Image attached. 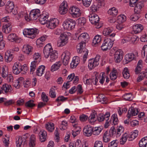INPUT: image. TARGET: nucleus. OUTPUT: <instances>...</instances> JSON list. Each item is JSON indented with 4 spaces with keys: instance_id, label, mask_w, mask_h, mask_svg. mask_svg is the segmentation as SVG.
<instances>
[{
    "instance_id": "1",
    "label": "nucleus",
    "mask_w": 147,
    "mask_h": 147,
    "mask_svg": "<svg viewBox=\"0 0 147 147\" xmlns=\"http://www.w3.org/2000/svg\"><path fill=\"white\" fill-rule=\"evenodd\" d=\"M38 29L36 28H25L23 31L25 36L31 39H34L38 33Z\"/></svg>"
},
{
    "instance_id": "2",
    "label": "nucleus",
    "mask_w": 147,
    "mask_h": 147,
    "mask_svg": "<svg viewBox=\"0 0 147 147\" xmlns=\"http://www.w3.org/2000/svg\"><path fill=\"white\" fill-rule=\"evenodd\" d=\"M69 37L67 34L64 33L61 34L58 38L57 42V46L62 47L66 45L68 42Z\"/></svg>"
},
{
    "instance_id": "3",
    "label": "nucleus",
    "mask_w": 147,
    "mask_h": 147,
    "mask_svg": "<svg viewBox=\"0 0 147 147\" xmlns=\"http://www.w3.org/2000/svg\"><path fill=\"white\" fill-rule=\"evenodd\" d=\"M14 5L12 1H8L5 6V11L6 13H11L14 15H16L18 13L17 10L16 8L14 9Z\"/></svg>"
},
{
    "instance_id": "4",
    "label": "nucleus",
    "mask_w": 147,
    "mask_h": 147,
    "mask_svg": "<svg viewBox=\"0 0 147 147\" xmlns=\"http://www.w3.org/2000/svg\"><path fill=\"white\" fill-rule=\"evenodd\" d=\"M89 19L91 23L95 26L96 28H100L101 26L99 24V18L96 14L92 13L89 16Z\"/></svg>"
},
{
    "instance_id": "5",
    "label": "nucleus",
    "mask_w": 147,
    "mask_h": 147,
    "mask_svg": "<svg viewBox=\"0 0 147 147\" xmlns=\"http://www.w3.org/2000/svg\"><path fill=\"white\" fill-rule=\"evenodd\" d=\"M40 11L39 9H33L30 12L28 17L25 15V18L27 21L35 20L40 16Z\"/></svg>"
},
{
    "instance_id": "6",
    "label": "nucleus",
    "mask_w": 147,
    "mask_h": 147,
    "mask_svg": "<svg viewBox=\"0 0 147 147\" xmlns=\"http://www.w3.org/2000/svg\"><path fill=\"white\" fill-rule=\"evenodd\" d=\"M76 24V22L75 20L69 19L64 21L63 26L65 29L70 30L75 28Z\"/></svg>"
},
{
    "instance_id": "7",
    "label": "nucleus",
    "mask_w": 147,
    "mask_h": 147,
    "mask_svg": "<svg viewBox=\"0 0 147 147\" xmlns=\"http://www.w3.org/2000/svg\"><path fill=\"white\" fill-rule=\"evenodd\" d=\"M100 56L97 55L94 58L90 59L88 61V67L90 70L93 69L99 64Z\"/></svg>"
},
{
    "instance_id": "8",
    "label": "nucleus",
    "mask_w": 147,
    "mask_h": 147,
    "mask_svg": "<svg viewBox=\"0 0 147 147\" xmlns=\"http://www.w3.org/2000/svg\"><path fill=\"white\" fill-rule=\"evenodd\" d=\"M113 45V40L110 38H107L105 39L101 46L102 50L106 51L110 49Z\"/></svg>"
},
{
    "instance_id": "9",
    "label": "nucleus",
    "mask_w": 147,
    "mask_h": 147,
    "mask_svg": "<svg viewBox=\"0 0 147 147\" xmlns=\"http://www.w3.org/2000/svg\"><path fill=\"white\" fill-rule=\"evenodd\" d=\"M69 11L70 13L73 18L78 17L81 15V11L76 6H74L70 7Z\"/></svg>"
},
{
    "instance_id": "10",
    "label": "nucleus",
    "mask_w": 147,
    "mask_h": 147,
    "mask_svg": "<svg viewBox=\"0 0 147 147\" xmlns=\"http://www.w3.org/2000/svg\"><path fill=\"white\" fill-rule=\"evenodd\" d=\"M123 55V51L121 49L116 51L114 54V60L117 63H119L122 60Z\"/></svg>"
},
{
    "instance_id": "11",
    "label": "nucleus",
    "mask_w": 147,
    "mask_h": 147,
    "mask_svg": "<svg viewBox=\"0 0 147 147\" xmlns=\"http://www.w3.org/2000/svg\"><path fill=\"white\" fill-rule=\"evenodd\" d=\"M59 22V21L57 19L52 18L48 21L47 26L49 28L53 29L58 25Z\"/></svg>"
},
{
    "instance_id": "12",
    "label": "nucleus",
    "mask_w": 147,
    "mask_h": 147,
    "mask_svg": "<svg viewBox=\"0 0 147 147\" xmlns=\"http://www.w3.org/2000/svg\"><path fill=\"white\" fill-rule=\"evenodd\" d=\"M61 58L63 64L65 65H67L69 63L70 58V52L67 51H65L62 55Z\"/></svg>"
},
{
    "instance_id": "13",
    "label": "nucleus",
    "mask_w": 147,
    "mask_h": 147,
    "mask_svg": "<svg viewBox=\"0 0 147 147\" xmlns=\"http://www.w3.org/2000/svg\"><path fill=\"white\" fill-rule=\"evenodd\" d=\"M49 17L48 13L47 12L44 11L42 14L40 15L39 21L42 24L44 25L45 24H47Z\"/></svg>"
},
{
    "instance_id": "14",
    "label": "nucleus",
    "mask_w": 147,
    "mask_h": 147,
    "mask_svg": "<svg viewBox=\"0 0 147 147\" xmlns=\"http://www.w3.org/2000/svg\"><path fill=\"white\" fill-rule=\"evenodd\" d=\"M68 5L66 1H64L61 4L59 9V13L62 15L65 14L68 10Z\"/></svg>"
},
{
    "instance_id": "15",
    "label": "nucleus",
    "mask_w": 147,
    "mask_h": 147,
    "mask_svg": "<svg viewBox=\"0 0 147 147\" xmlns=\"http://www.w3.org/2000/svg\"><path fill=\"white\" fill-rule=\"evenodd\" d=\"M53 51L51 45L49 44L47 45L44 47L43 51L44 57L46 58H48L49 54Z\"/></svg>"
},
{
    "instance_id": "16",
    "label": "nucleus",
    "mask_w": 147,
    "mask_h": 147,
    "mask_svg": "<svg viewBox=\"0 0 147 147\" xmlns=\"http://www.w3.org/2000/svg\"><path fill=\"white\" fill-rule=\"evenodd\" d=\"M106 75L104 72H102L100 74H96V78L95 79V84L98 83L99 80V82L101 84H103L105 81Z\"/></svg>"
},
{
    "instance_id": "17",
    "label": "nucleus",
    "mask_w": 147,
    "mask_h": 147,
    "mask_svg": "<svg viewBox=\"0 0 147 147\" xmlns=\"http://www.w3.org/2000/svg\"><path fill=\"white\" fill-rule=\"evenodd\" d=\"M83 134L86 136H91L93 133V127L90 125L85 126L83 129Z\"/></svg>"
},
{
    "instance_id": "18",
    "label": "nucleus",
    "mask_w": 147,
    "mask_h": 147,
    "mask_svg": "<svg viewBox=\"0 0 147 147\" xmlns=\"http://www.w3.org/2000/svg\"><path fill=\"white\" fill-rule=\"evenodd\" d=\"M143 29V26L140 24H134L132 26V31L134 34L139 33Z\"/></svg>"
},
{
    "instance_id": "19",
    "label": "nucleus",
    "mask_w": 147,
    "mask_h": 147,
    "mask_svg": "<svg viewBox=\"0 0 147 147\" xmlns=\"http://www.w3.org/2000/svg\"><path fill=\"white\" fill-rule=\"evenodd\" d=\"M138 112L137 109L131 107L129 109L127 116L128 118L129 119L131 116L136 115L138 114Z\"/></svg>"
},
{
    "instance_id": "20",
    "label": "nucleus",
    "mask_w": 147,
    "mask_h": 147,
    "mask_svg": "<svg viewBox=\"0 0 147 147\" xmlns=\"http://www.w3.org/2000/svg\"><path fill=\"white\" fill-rule=\"evenodd\" d=\"M144 3L142 1L138 2L134 6V11L135 13H139L142 10V9L144 7Z\"/></svg>"
},
{
    "instance_id": "21",
    "label": "nucleus",
    "mask_w": 147,
    "mask_h": 147,
    "mask_svg": "<svg viewBox=\"0 0 147 147\" xmlns=\"http://www.w3.org/2000/svg\"><path fill=\"white\" fill-rule=\"evenodd\" d=\"M9 40L11 41H14L17 43H19L21 41V38L18 37L16 34H11L8 35L7 37Z\"/></svg>"
},
{
    "instance_id": "22",
    "label": "nucleus",
    "mask_w": 147,
    "mask_h": 147,
    "mask_svg": "<svg viewBox=\"0 0 147 147\" xmlns=\"http://www.w3.org/2000/svg\"><path fill=\"white\" fill-rule=\"evenodd\" d=\"M33 47L30 45L26 44L24 45L22 48V51L28 55H31L32 53Z\"/></svg>"
},
{
    "instance_id": "23",
    "label": "nucleus",
    "mask_w": 147,
    "mask_h": 147,
    "mask_svg": "<svg viewBox=\"0 0 147 147\" xmlns=\"http://www.w3.org/2000/svg\"><path fill=\"white\" fill-rule=\"evenodd\" d=\"M136 57L135 55L133 53H130L126 54L125 57L126 63H128L129 62L134 59Z\"/></svg>"
},
{
    "instance_id": "24",
    "label": "nucleus",
    "mask_w": 147,
    "mask_h": 147,
    "mask_svg": "<svg viewBox=\"0 0 147 147\" xmlns=\"http://www.w3.org/2000/svg\"><path fill=\"white\" fill-rule=\"evenodd\" d=\"M13 58V55L9 51H7L5 52L4 57L5 62L9 63L12 61Z\"/></svg>"
},
{
    "instance_id": "25",
    "label": "nucleus",
    "mask_w": 147,
    "mask_h": 147,
    "mask_svg": "<svg viewBox=\"0 0 147 147\" xmlns=\"http://www.w3.org/2000/svg\"><path fill=\"white\" fill-rule=\"evenodd\" d=\"M13 73L15 74H18L21 72L19 63H15L12 68Z\"/></svg>"
},
{
    "instance_id": "26",
    "label": "nucleus",
    "mask_w": 147,
    "mask_h": 147,
    "mask_svg": "<svg viewBox=\"0 0 147 147\" xmlns=\"http://www.w3.org/2000/svg\"><path fill=\"white\" fill-rule=\"evenodd\" d=\"M62 65V62L60 61L56 62L53 64L51 68V71L53 72L58 70Z\"/></svg>"
},
{
    "instance_id": "27",
    "label": "nucleus",
    "mask_w": 147,
    "mask_h": 147,
    "mask_svg": "<svg viewBox=\"0 0 147 147\" xmlns=\"http://www.w3.org/2000/svg\"><path fill=\"white\" fill-rule=\"evenodd\" d=\"M80 61L79 58L78 56L74 57L70 63V67L71 68H75L79 63Z\"/></svg>"
},
{
    "instance_id": "28",
    "label": "nucleus",
    "mask_w": 147,
    "mask_h": 147,
    "mask_svg": "<svg viewBox=\"0 0 147 147\" xmlns=\"http://www.w3.org/2000/svg\"><path fill=\"white\" fill-rule=\"evenodd\" d=\"M47 38V36L46 35L43 36L39 38L36 41V45L40 47H42Z\"/></svg>"
},
{
    "instance_id": "29",
    "label": "nucleus",
    "mask_w": 147,
    "mask_h": 147,
    "mask_svg": "<svg viewBox=\"0 0 147 147\" xmlns=\"http://www.w3.org/2000/svg\"><path fill=\"white\" fill-rule=\"evenodd\" d=\"M45 67L44 65H40L38 67L36 71L37 76H41L44 74L45 71Z\"/></svg>"
},
{
    "instance_id": "30",
    "label": "nucleus",
    "mask_w": 147,
    "mask_h": 147,
    "mask_svg": "<svg viewBox=\"0 0 147 147\" xmlns=\"http://www.w3.org/2000/svg\"><path fill=\"white\" fill-rule=\"evenodd\" d=\"M58 57L57 51L55 50L53 51L50 54L49 61L51 62L55 61L57 58Z\"/></svg>"
},
{
    "instance_id": "31",
    "label": "nucleus",
    "mask_w": 147,
    "mask_h": 147,
    "mask_svg": "<svg viewBox=\"0 0 147 147\" xmlns=\"http://www.w3.org/2000/svg\"><path fill=\"white\" fill-rule=\"evenodd\" d=\"M101 40V36L97 35L95 36L92 40V45L97 46L98 45Z\"/></svg>"
},
{
    "instance_id": "32",
    "label": "nucleus",
    "mask_w": 147,
    "mask_h": 147,
    "mask_svg": "<svg viewBox=\"0 0 147 147\" xmlns=\"http://www.w3.org/2000/svg\"><path fill=\"white\" fill-rule=\"evenodd\" d=\"M73 126L75 128L72 131V134L73 136L75 137L80 134L81 128L80 127L76 124L73 125Z\"/></svg>"
},
{
    "instance_id": "33",
    "label": "nucleus",
    "mask_w": 147,
    "mask_h": 147,
    "mask_svg": "<svg viewBox=\"0 0 147 147\" xmlns=\"http://www.w3.org/2000/svg\"><path fill=\"white\" fill-rule=\"evenodd\" d=\"M86 46V43L84 41H81L77 46V51L78 53H81L84 50Z\"/></svg>"
},
{
    "instance_id": "34",
    "label": "nucleus",
    "mask_w": 147,
    "mask_h": 147,
    "mask_svg": "<svg viewBox=\"0 0 147 147\" xmlns=\"http://www.w3.org/2000/svg\"><path fill=\"white\" fill-rule=\"evenodd\" d=\"M138 130H135L133 132H131L130 134H128V140L132 141L138 135Z\"/></svg>"
},
{
    "instance_id": "35",
    "label": "nucleus",
    "mask_w": 147,
    "mask_h": 147,
    "mask_svg": "<svg viewBox=\"0 0 147 147\" xmlns=\"http://www.w3.org/2000/svg\"><path fill=\"white\" fill-rule=\"evenodd\" d=\"M39 135L40 140L41 142H44L46 140L47 134L45 131L41 130L39 133Z\"/></svg>"
},
{
    "instance_id": "36",
    "label": "nucleus",
    "mask_w": 147,
    "mask_h": 147,
    "mask_svg": "<svg viewBox=\"0 0 147 147\" xmlns=\"http://www.w3.org/2000/svg\"><path fill=\"white\" fill-rule=\"evenodd\" d=\"M108 14L111 16L115 17L118 13V10L115 7H113L110 8L108 11Z\"/></svg>"
},
{
    "instance_id": "37",
    "label": "nucleus",
    "mask_w": 147,
    "mask_h": 147,
    "mask_svg": "<svg viewBox=\"0 0 147 147\" xmlns=\"http://www.w3.org/2000/svg\"><path fill=\"white\" fill-rule=\"evenodd\" d=\"M11 26L10 23L4 24L3 26V31L6 34H8L11 32Z\"/></svg>"
},
{
    "instance_id": "38",
    "label": "nucleus",
    "mask_w": 147,
    "mask_h": 147,
    "mask_svg": "<svg viewBox=\"0 0 147 147\" xmlns=\"http://www.w3.org/2000/svg\"><path fill=\"white\" fill-rule=\"evenodd\" d=\"M89 38V37L88 34L84 32L80 34L78 37V39L79 40L86 41L88 40Z\"/></svg>"
},
{
    "instance_id": "39",
    "label": "nucleus",
    "mask_w": 147,
    "mask_h": 147,
    "mask_svg": "<svg viewBox=\"0 0 147 147\" xmlns=\"http://www.w3.org/2000/svg\"><path fill=\"white\" fill-rule=\"evenodd\" d=\"M38 64L35 61L31 62L30 66V74H32L34 73Z\"/></svg>"
},
{
    "instance_id": "40",
    "label": "nucleus",
    "mask_w": 147,
    "mask_h": 147,
    "mask_svg": "<svg viewBox=\"0 0 147 147\" xmlns=\"http://www.w3.org/2000/svg\"><path fill=\"white\" fill-rule=\"evenodd\" d=\"M4 93L6 94L10 92L11 90V85L7 84H4L2 86Z\"/></svg>"
},
{
    "instance_id": "41",
    "label": "nucleus",
    "mask_w": 147,
    "mask_h": 147,
    "mask_svg": "<svg viewBox=\"0 0 147 147\" xmlns=\"http://www.w3.org/2000/svg\"><path fill=\"white\" fill-rule=\"evenodd\" d=\"M113 28L112 27L105 28L103 30V34L104 36L109 35L113 32Z\"/></svg>"
},
{
    "instance_id": "42",
    "label": "nucleus",
    "mask_w": 147,
    "mask_h": 147,
    "mask_svg": "<svg viewBox=\"0 0 147 147\" xmlns=\"http://www.w3.org/2000/svg\"><path fill=\"white\" fill-rule=\"evenodd\" d=\"M128 138V134L125 133L122 136L120 140V143L121 145L124 144L126 142Z\"/></svg>"
},
{
    "instance_id": "43",
    "label": "nucleus",
    "mask_w": 147,
    "mask_h": 147,
    "mask_svg": "<svg viewBox=\"0 0 147 147\" xmlns=\"http://www.w3.org/2000/svg\"><path fill=\"white\" fill-rule=\"evenodd\" d=\"M1 74L3 78H6L7 75L8 74V68L7 67L5 66L3 67Z\"/></svg>"
},
{
    "instance_id": "44",
    "label": "nucleus",
    "mask_w": 147,
    "mask_h": 147,
    "mask_svg": "<svg viewBox=\"0 0 147 147\" xmlns=\"http://www.w3.org/2000/svg\"><path fill=\"white\" fill-rule=\"evenodd\" d=\"M111 139V137L108 133L107 131H106L104 133L103 136V141L107 143L110 141Z\"/></svg>"
},
{
    "instance_id": "45",
    "label": "nucleus",
    "mask_w": 147,
    "mask_h": 147,
    "mask_svg": "<svg viewBox=\"0 0 147 147\" xmlns=\"http://www.w3.org/2000/svg\"><path fill=\"white\" fill-rule=\"evenodd\" d=\"M24 139L21 136L17 137L16 138V147H21Z\"/></svg>"
},
{
    "instance_id": "46",
    "label": "nucleus",
    "mask_w": 147,
    "mask_h": 147,
    "mask_svg": "<svg viewBox=\"0 0 147 147\" xmlns=\"http://www.w3.org/2000/svg\"><path fill=\"white\" fill-rule=\"evenodd\" d=\"M46 129L49 131H53L55 128L54 124L52 123H48L45 125Z\"/></svg>"
},
{
    "instance_id": "47",
    "label": "nucleus",
    "mask_w": 147,
    "mask_h": 147,
    "mask_svg": "<svg viewBox=\"0 0 147 147\" xmlns=\"http://www.w3.org/2000/svg\"><path fill=\"white\" fill-rule=\"evenodd\" d=\"M123 76L124 78L126 79H128L130 77V75L129 71L127 67H125L123 69L122 72Z\"/></svg>"
},
{
    "instance_id": "48",
    "label": "nucleus",
    "mask_w": 147,
    "mask_h": 147,
    "mask_svg": "<svg viewBox=\"0 0 147 147\" xmlns=\"http://www.w3.org/2000/svg\"><path fill=\"white\" fill-rule=\"evenodd\" d=\"M111 121L113 123L112 124L116 125L118 123L117 115L116 114H113L111 117Z\"/></svg>"
},
{
    "instance_id": "49",
    "label": "nucleus",
    "mask_w": 147,
    "mask_h": 147,
    "mask_svg": "<svg viewBox=\"0 0 147 147\" xmlns=\"http://www.w3.org/2000/svg\"><path fill=\"white\" fill-rule=\"evenodd\" d=\"M33 59L36 62L39 63L41 61V57L40 54L38 53H36L33 55Z\"/></svg>"
},
{
    "instance_id": "50",
    "label": "nucleus",
    "mask_w": 147,
    "mask_h": 147,
    "mask_svg": "<svg viewBox=\"0 0 147 147\" xmlns=\"http://www.w3.org/2000/svg\"><path fill=\"white\" fill-rule=\"evenodd\" d=\"M117 73L116 70L113 69L111 72L110 74V78L111 79L113 80H114L117 78Z\"/></svg>"
},
{
    "instance_id": "51",
    "label": "nucleus",
    "mask_w": 147,
    "mask_h": 147,
    "mask_svg": "<svg viewBox=\"0 0 147 147\" xmlns=\"http://www.w3.org/2000/svg\"><path fill=\"white\" fill-rule=\"evenodd\" d=\"M101 131L102 129L100 127H93L92 134L95 136H98L100 134Z\"/></svg>"
},
{
    "instance_id": "52",
    "label": "nucleus",
    "mask_w": 147,
    "mask_h": 147,
    "mask_svg": "<svg viewBox=\"0 0 147 147\" xmlns=\"http://www.w3.org/2000/svg\"><path fill=\"white\" fill-rule=\"evenodd\" d=\"M129 42L131 43L135 44L137 43L139 38L137 36L134 35L129 37Z\"/></svg>"
},
{
    "instance_id": "53",
    "label": "nucleus",
    "mask_w": 147,
    "mask_h": 147,
    "mask_svg": "<svg viewBox=\"0 0 147 147\" xmlns=\"http://www.w3.org/2000/svg\"><path fill=\"white\" fill-rule=\"evenodd\" d=\"M147 143V136L142 138L139 142L140 147H144Z\"/></svg>"
},
{
    "instance_id": "54",
    "label": "nucleus",
    "mask_w": 147,
    "mask_h": 147,
    "mask_svg": "<svg viewBox=\"0 0 147 147\" xmlns=\"http://www.w3.org/2000/svg\"><path fill=\"white\" fill-rule=\"evenodd\" d=\"M126 20V17L124 15H121L118 16L117 23H123Z\"/></svg>"
},
{
    "instance_id": "55",
    "label": "nucleus",
    "mask_w": 147,
    "mask_h": 147,
    "mask_svg": "<svg viewBox=\"0 0 147 147\" xmlns=\"http://www.w3.org/2000/svg\"><path fill=\"white\" fill-rule=\"evenodd\" d=\"M116 130V135L117 137H119L123 131V128L122 126L117 127Z\"/></svg>"
},
{
    "instance_id": "56",
    "label": "nucleus",
    "mask_w": 147,
    "mask_h": 147,
    "mask_svg": "<svg viewBox=\"0 0 147 147\" xmlns=\"http://www.w3.org/2000/svg\"><path fill=\"white\" fill-rule=\"evenodd\" d=\"M88 119L89 122L92 124H93L96 120L95 115L94 113L91 114Z\"/></svg>"
},
{
    "instance_id": "57",
    "label": "nucleus",
    "mask_w": 147,
    "mask_h": 147,
    "mask_svg": "<svg viewBox=\"0 0 147 147\" xmlns=\"http://www.w3.org/2000/svg\"><path fill=\"white\" fill-rule=\"evenodd\" d=\"M103 116H104V119L106 121V123L105 124V127L106 128H107L108 125V122H109L108 121L109 119V117L110 116V114L109 112H107L105 115H103Z\"/></svg>"
},
{
    "instance_id": "58",
    "label": "nucleus",
    "mask_w": 147,
    "mask_h": 147,
    "mask_svg": "<svg viewBox=\"0 0 147 147\" xmlns=\"http://www.w3.org/2000/svg\"><path fill=\"white\" fill-rule=\"evenodd\" d=\"M139 18V14L136 13L131 15L130 16V20L134 21H136Z\"/></svg>"
},
{
    "instance_id": "59",
    "label": "nucleus",
    "mask_w": 147,
    "mask_h": 147,
    "mask_svg": "<svg viewBox=\"0 0 147 147\" xmlns=\"http://www.w3.org/2000/svg\"><path fill=\"white\" fill-rule=\"evenodd\" d=\"M19 65L20 67V69L21 71H22V74H25L27 72L28 69V68L26 65H24L22 66L21 64L19 63Z\"/></svg>"
},
{
    "instance_id": "60",
    "label": "nucleus",
    "mask_w": 147,
    "mask_h": 147,
    "mask_svg": "<svg viewBox=\"0 0 147 147\" xmlns=\"http://www.w3.org/2000/svg\"><path fill=\"white\" fill-rule=\"evenodd\" d=\"M98 97L100 99L99 101L102 104H105L107 103L106 102V98L105 97V96L102 94H100Z\"/></svg>"
},
{
    "instance_id": "61",
    "label": "nucleus",
    "mask_w": 147,
    "mask_h": 147,
    "mask_svg": "<svg viewBox=\"0 0 147 147\" xmlns=\"http://www.w3.org/2000/svg\"><path fill=\"white\" fill-rule=\"evenodd\" d=\"M67 123L66 121H63L61 124L60 125V128L61 130H65L67 129Z\"/></svg>"
},
{
    "instance_id": "62",
    "label": "nucleus",
    "mask_w": 147,
    "mask_h": 147,
    "mask_svg": "<svg viewBox=\"0 0 147 147\" xmlns=\"http://www.w3.org/2000/svg\"><path fill=\"white\" fill-rule=\"evenodd\" d=\"M123 97L125 100H131L133 98L132 94L131 93L125 94L123 95Z\"/></svg>"
},
{
    "instance_id": "63",
    "label": "nucleus",
    "mask_w": 147,
    "mask_h": 147,
    "mask_svg": "<svg viewBox=\"0 0 147 147\" xmlns=\"http://www.w3.org/2000/svg\"><path fill=\"white\" fill-rule=\"evenodd\" d=\"M118 142L117 140H113L109 144L108 147H117Z\"/></svg>"
},
{
    "instance_id": "64",
    "label": "nucleus",
    "mask_w": 147,
    "mask_h": 147,
    "mask_svg": "<svg viewBox=\"0 0 147 147\" xmlns=\"http://www.w3.org/2000/svg\"><path fill=\"white\" fill-rule=\"evenodd\" d=\"M146 55H147V45H145L143 47L142 51V55L144 57Z\"/></svg>"
}]
</instances>
